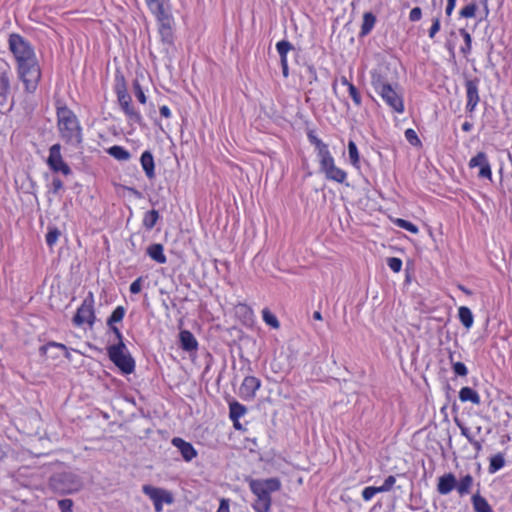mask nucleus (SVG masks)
Wrapping results in <instances>:
<instances>
[{
    "instance_id": "f257e3e1",
    "label": "nucleus",
    "mask_w": 512,
    "mask_h": 512,
    "mask_svg": "<svg viewBox=\"0 0 512 512\" xmlns=\"http://www.w3.org/2000/svg\"><path fill=\"white\" fill-rule=\"evenodd\" d=\"M8 44L15 57L18 75L25 86V90L33 93L41 78V70L34 48L23 36L17 33L9 35Z\"/></svg>"
},
{
    "instance_id": "f03ea898",
    "label": "nucleus",
    "mask_w": 512,
    "mask_h": 512,
    "mask_svg": "<svg viewBox=\"0 0 512 512\" xmlns=\"http://www.w3.org/2000/svg\"><path fill=\"white\" fill-rule=\"evenodd\" d=\"M371 85L392 111L396 113L404 112V100L399 84H391L386 75L381 71L374 70L371 72Z\"/></svg>"
},
{
    "instance_id": "7ed1b4c3",
    "label": "nucleus",
    "mask_w": 512,
    "mask_h": 512,
    "mask_svg": "<svg viewBox=\"0 0 512 512\" xmlns=\"http://www.w3.org/2000/svg\"><path fill=\"white\" fill-rule=\"evenodd\" d=\"M246 482L251 492L256 496V500L252 505L253 509L256 512H270L272 504L271 493L281 489L280 480L276 477L268 479H253L248 477L246 478Z\"/></svg>"
},
{
    "instance_id": "20e7f679",
    "label": "nucleus",
    "mask_w": 512,
    "mask_h": 512,
    "mask_svg": "<svg viewBox=\"0 0 512 512\" xmlns=\"http://www.w3.org/2000/svg\"><path fill=\"white\" fill-rule=\"evenodd\" d=\"M57 119L62 139L72 146H80L83 141L82 129L74 112L65 105L59 106Z\"/></svg>"
},
{
    "instance_id": "39448f33",
    "label": "nucleus",
    "mask_w": 512,
    "mask_h": 512,
    "mask_svg": "<svg viewBox=\"0 0 512 512\" xmlns=\"http://www.w3.org/2000/svg\"><path fill=\"white\" fill-rule=\"evenodd\" d=\"M50 488L59 494H71L81 490L83 482L73 472H59L49 479Z\"/></svg>"
},
{
    "instance_id": "423d86ee",
    "label": "nucleus",
    "mask_w": 512,
    "mask_h": 512,
    "mask_svg": "<svg viewBox=\"0 0 512 512\" xmlns=\"http://www.w3.org/2000/svg\"><path fill=\"white\" fill-rule=\"evenodd\" d=\"M107 354L111 362L123 374H131L135 370V360L128 352L125 343H116L107 347Z\"/></svg>"
},
{
    "instance_id": "0eeeda50",
    "label": "nucleus",
    "mask_w": 512,
    "mask_h": 512,
    "mask_svg": "<svg viewBox=\"0 0 512 512\" xmlns=\"http://www.w3.org/2000/svg\"><path fill=\"white\" fill-rule=\"evenodd\" d=\"M116 94L118 102L126 114V116L133 122L140 126H143V118L139 112H137L131 105L132 99L127 92L124 76L120 77V82L116 85Z\"/></svg>"
},
{
    "instance_id": "6e6552de",
    "label": "nucleus",
    "mask_w": 512,
    "mask_h": 512,
    "mask_svg": "<svg viewBox=\"0 0 512 512\" xmlns=\"http://www.w3.org/2000/svg\"><path fill=\"white\" fill-rule=\"evenodd\" d=\"M95 320L94 295L92 292H89L73 316L72 322L75 326L88 324L90 327H92Z\"/></svg>"
},
{
    "instance_id": "1a4fd4ad",
    "label": "nucleus",
    "mask_w": 512,
    "mask_h": 512,
    "mask_svg": "<svg viewBox=\"0 0 512 512\" xmlns=\"http://www.w3.org/2000/svg\"><path fill=\"white\" fill-rule=\"evenodd\" d=\"M49 169L54 173H62L65 176L72 174L70 166L63 160L61 154V145L53 144L49 148V156L46 160Z\"/></svg>"
},
{
    "instance_id": "9d476101",
    "label": "nucleus",
    "mask_w": 512,
    "mask_h": 512,
    "mask_svg": "<svg viewBox=\"0 0 512 512\" xmlns=\"http://www.w3.org/2000/svg\"><path fill=\"white\" fill-rule=\"evenodd\" d=\"M478 84L479 79H466L465 87H466V95H467V104L466 109L468 112H473L475 107L480 101L479 93H478Z\"/></svg>"
},
{
    "instance_id": "9b49d317",
    "label": "nucleus",
    "mask_w": 512,
    "mask_h": 512,
    "mask_svg": "<svg viewBox=\"0 0 512 512\" xmlns=\"http://www.w3.org/2000/svg\"><path fill=\"white\" fill-rule=\"evenodd\" d=\"M0 65V103L2 104L11 94L10 80L12 72L10 66L6 62Z\"/></svg>"
},
{
    "instance_id": "f8f14e48",
    "label": "nucleus",
    "mask_w": 512,
    "mask_h": 512,
    "mask_svg": "<svg viewBox=\"0 0 512 512\" xmlns=\"http://www.w3.org/2000/svg\"><path fill=\"white\" fill-rule=\"evenodd\" d=\"M260 386V379L254 376H246L239 389L241 397L245 400L253 399Z\"/></svg>"
},
{
    "instance_id": "ddd939ff",
    "label": "nucleus",
    "mask_w": 512,
    "mask_h": 512,
    "mask_svg": "<svg viewBox=\"0 0 512 512\" xmlns=\"http://www.w3.org/2000/svg\"><path fill=\"white\" fill-rule=\"evenodd\" d=\"M143 493L147 495L153 501V503L165 502L167 504H172L174 501L170 492L150 485L143 486Z\"/></svg>"
},
{
    "instance_id": "4468645a",
    "label": "nucleus",
    "mask_w": 512,
    "mask_h": 512,
    "mask_svg": "<svg viewBox=\"0 0 512 512\" xmlns=\"http://www.w3.org/2000/svg\"><path fill=\"white\" fill-rule=\"evenodd\" d=\"M171 443L179 450L185 461L189 462L197 456V451L193 445L184 439L180 437H174Z\"/></svg>"
},
{
    "instance_id": "2eb2a0df",
    "label": "nucleus",
    "mask_w": 512,
    "mask_h": 512,
    "mask_svg": "<svg viewBox=\"0 0 512 512\" xmlns=\"http://www.w3.org/2000/svg\"><path fill=\"white\" fill-rule=\"evenodd\" d=\"M320 171L324 173L325 177L337 183H343L346 180L347 174L344 170L335 166L334 160L322 167Z\"/></svg>"
},
{
    "instance_id": "dca6fc26",
    "label": "nucleus",
    "mask_w": 512,
    "mask_h": 512,
    "mask_svg": "<svg viewBox=\"0 0 512 512\" xmlns=\"http://www.w3.org/2000/svg\"><path fill=\"white\" fill-rule=\"evenodd\" d=\"M457 480L453 473H446L438 478L437 491L441 495L449 494L456 488Z\"/></svg>"
},
{
    "instance_id": "f3484780",
    "label": "nucleus",
    "mask_w": 512,
    "mask_h": 512,
    "mask_svg": "<svg viewBox=\"0 0 512 512\" xmlns=\"http://www.w3.org/2000/svg\"><path fill=\"white\" fill-rule=\"evenodd\" d=\"M140 163L148 179L155 178V161L151 151L146 150L141 154Z\"/></svg>"
},
{
    "instance_id": "a211bd4d",
    "label": "nucleus",
    "mask_w": 512,
    "mask_h": 512,
    "mask_svg": "<svg viewBox=\"0 0 512 512\" xmlns=\"http://www.w3.org/2000/svg\"><path fill=\"white\" fill-rule=\"evenodd\" d=\"M159 22V34L161 36V39L163 42L167 44L173 43V31H172V24H173V18L172 16L164 19H160Z\"/></svg>"
},
{
    "instance_id": "6ab92c4d",
    "label": "nucleus",
    "mask_w": 512,
    "mask_h": 512,
    "mask_svg": "<svg viewBox=\"0 0 512 512\" xmlns=\"http://www.w3.org/2000/svg\"><path fill=\"white\" fill-rule=\"evenodd\" d=\"M180 347L186 351L191 352L197 349L198 342L194 335L188 330H182L179 333Z\"/></svg>"
},
{
    "instance_id": "aec40b11",
    "label": "nucleus",
    "mask_w": 512,
    "mask_h": 512,
    "mask_svg": "<svg viewBox=\"0 0 512 512\" xmlns=\"http://www.w3.org/2000/svg\"><path fill=\"white\" fill-rule=\"evenodd\" d=\"M146 253L152 260L159 264H164L167 261V258L164 254V247L160 243L151 244L147 248Z\"/></svg>"
},
{
    "instance_id": "412c9836",
    "label": "nucleus",
    "mask_w": 512,
    "mask_h": 512,
    "mask_svg": "<svg viewBox=\"0 0 512 512\" xmlns=\"http://www.w3.org/2000/svg\"><path fill=\"white\" fill-rule=\"evenodd\" d=\"M471 502L475 512H493L487 500L479 493L472 496Z\"/></svg>"
},
{
    "instance_id": "4be33fe9",
    "label": "nucleus",
    "mask_w": 512,
    "mask_h": 512,
    "mask_svg": "<svg viewBox=\"0 0 512 512\" xmlns=\"http://www.w3.org/2000/svg\"><path fill=\"white\" fill-rule=\"evenodd\" d=\"M459 399L462 402H471L473 404H480V396L479 394L470 387H463L459 391Z\"/></svg>"
},
{
    "instance_id": "5701e85b",
    "label": "nucleus",
    "mask_w": 512,
    "mask_h": 512,
    "mask_svg": "<svg viewBox=\"0 0 512 512\" xmlns=\"http://www.w3.org/2000/svg\"><path fill=\"white\" fill-rule=\"evenodd\" d=\"M49 349L61 350L62 352H64L65 358H67L68 360L71 359V355H70V353L68 351V348L64 344H62V343H57V342H54V341H50L47 344L42 345L39 348L40 355L41 356H46Z\"/></svg>"
},
{
    "instance_id": "b1692460",
    "label": "nucleus",
    "mask_w": 512,
    "mask_h": 512,
    "mask_svg": "<svg viewBox=\"0 0 512 512\" xmlns=\"http://www.w3.org/2000/svg\"><path fill=\"white\" fill-rule=\"evenodd\" d=\"M107 153L119 161H128L131 158L130 152L119 145L111 146L107 149Z\"/></svg>"
},
{
    "instance_id": "393cba45",
    "label": "nucleus",
    "mask_w": 512,
    "mask_h": 512,
    "mask_svg": "<svg viewBox=\"0 0 512 512\" xmlns=\"http://www.w3.org/2000/svg\"><path fill=\"white\" fill-rule=\"evenodd\" d=\"M458 317H459L460 322L466 329H469L472 327L474 317H473L472 311L468 307H466V306L459 307Z\"/></svg>"
},
{
    "instance_id": "a878e982",
    "label": "nucleus",
    "mask_w": 512,
    "mask_h": 512,
    "mask_svg": "<svg viewBox=\"0 0 512 512\" xmlns=\"http://www.w3.org/2000/svg\"><path fill=\"white\" fill-rule=\"evenodd\" d=\"M375 23H376L375 15L372 12H366L363 15V22L361 25L360 35L361 36L368 35L371 32V30L373 29Z\"/></svg>"
},
{
    "instance_id": "bb28decb",
    "label": "nucleus",
    "mask_w": 512,
    "mask_h": 512,
    "mask_svg": "<svg viewBox=\"0 0 512 512\" xmlns=\"http://www.w3.org/2000/svg\"><path fill=\"white\" fill-rule=\"evenodd\" d=\"M159 219H160V215L157 210H155V209L149 210L144 214L143 221H142L143 227L146 230H151L156 225V223L158 222Z\"/></svg>"
},
{
    "instance_id": "cd10ccee",
    "label": "nucleus",
    "mask_w": 512,
    "mask_h": 512,
    "mask_svg": "<svg viewBox=\"0 0 512 512\" xmlns=\"http://www.w3.org/2000/svg\"><path fill=\"white\" fill-rule=\"evenodd\" d=\"M473 481H474V479L470 474L463 476L460 479L459 483L456 484V489H457L458 493L461 496L469 494L470 489L473 485Z\"/></svg>"
},
{
    "instance_id": "c85d7f7f",
    "label": "nucleus",
    "mask_w": 512,
    "mask_h": 512,
    "mask_svg": "<svg viewBox=\"0 0 512 512\" xmlns=\"http://www.w3.org/2000/svg\"><path fill=\"white\" fill-rule=\"evenodd\" d=\"M247 411V408L237 401L229 404V416L233 422H236Z\"/></svg>"
},
{
    "instance_id": "c756f323",
    "label": "nucleus",
    "mask_w": 512,
    "mask_h": 512,
    "mask_svg": "<svg viewBox=\"0 0 512 512\" xmlns=\"http://www.w3.org/2000/svg\"><path fill=\"white\" fill-rule=\"evenodd\" d=\"M317 150V157L319 159L320 167L329 164V162L333 161L334 158L332 157L327 144H322L321 146L315 148Z\"/></svg>"
},
{
    "instance_id": "7c9ffc66",
    "label": "nucleus",
    "mask_w": 512,
    "mask_h": 512,
    "mask_svg": "<svg viewBox=\"0 0 512 512\" xmlns=\"http://www.w3.org/2000/svg\"><path fill=\"white\" fill-rule=\"evenodd\" d=\"M276 49L280 56L281 64L288 63L287 62V53L293 49V45L287 40H281L276 44Z\"/></svg>"
},
{
    "instance_id": "2f4dec72",
    "label": "nucleus",
    "mask_w": 512,
    "mask_h": 512,
    "mask_svg": "<svg viewBox=\"0 0 512 512\" xmlns=\"http://www.w3.org/2000/svg\"><path fill=\"white\" fill-rule=\"evenodd\" d=\"M126 310L123 306H117L111 315L107 319V326L112 327V325H116L117 323H120L124 316H125Z\"/></svg>"
},
{
    "instance_id": "473e14b6",
    "label": "nucleus",
    "mask_w": 512,
    "mask_h": 512,
    "mask_svg": "<svg viewBox=\"0 0 512 512\" xmlns=\"http://www.w3.org/2000/svg\"><path fill=\"white\" fill-rule=\"evenodd\" d=\"M505 465V459L502 453L495 454L490 458L489 472L495 473Z\"/></svg>"
},
{
    "instance_id": "72a5a7b5",
    "label": "nucleus",
    "mask_w": 512,
    "mask_h": 512,
    "mask_svg": "<svg viewBox=\"0 0 512 512\" xmlns=\"http://www.w3.org/2000/svg\"><path fill=\"white\" fill-rule=\"evenodd\" d=\"M459 33L463 37V40H464V45L460 48V51L464 55H467V54H469L471 52V48H472V38H471V35L464 28L459 29Z\"/></svg>"
},
{
    "instance_id": "f704fd0d",
    "label": "nucleus",
    "mask_w": 512,
    "mask_h": 512,
    "mask_svg": "<svg viewBox=\"0 0 512 512\" xmlns=\"http://www.w3.org/2000/svg\"><path fill=\"white\" fill-rule=\"evenodd\" d=\"M262 317L267 325L275 329L279 328L280 323L277 317L268 308L262 310Z\"/></svg>"
},
{
    "instance_id": "c9c22d12",
    "label": "nucleus",
    "mask_w": 512,
    "mask_h": 512,
    "mask_svg": "<svg viewBox=\"0 0 512 512\" xmlns=\"http://www.w3.org/2000/svg\"><path fill=\"white\" fill-rule=\"evenodd\" d=\"M149 9L156 15L158 21L160 19L168 18L171 14L164 8L163 2L156 3L153 7H149Z\"/></svg>"
},
{
    "instance_id": "e433bc0d",
    "label": "nucleus",
    "mask_w": 512,
    "mask_h": 512,
    "mask_svg": "<svg viewBox=\"0 0 512 512\" xmlns=\"http://www.w3.org/2000/svg\"><path fill=\"white\" fill-rule=\"evenodd\" d=\"M348 153L351 164L357 167L359 164V152L355 142L352 140L348 142Z\"/></svg>"
},
{
    "instance_id": "4c0bfd02",
    "label": "nucleus",
    "mask_w": 512,
    "mask_h": 512,
    "mask_svg": "<svg viewBox=\"0 0 512 512\" xmlns=\"http://www.w3.org/2000/svg\"><path fill=\"white\" fill-rule=\"evenodd\" d=\"M477 8H478V6H477L476 1H472L471 3H469L468 5L463 7L460 10L459 14L463 18H472V17H475Z\"/></svg>"
},
{
    "instance_id": "58836bf2",
    "label": "nucleus",
    "mask_w": 512,
    "mask_h": 512,
    "mask_svg": "<svg viewBox=\"0 0 512 512\" xmlns=\"http://www.w3.org/2000/svg\"><path fill=\"white\" fill-rule=\"evenodd\" d=\"M488 162L487 155L485 152H478L473 158L469 161V167H480L483 166L485 163Z\"/></svg>"
},
{
    "instance_id": "ea45409f",
    "label": "nucleus",
    "mask_w": 512,
    "mask_h": 512,
    "mask_svg": "<svg viewBox=\"0 0 512 512\" xmlns=\"http://www.w3.org/2000/svg\"><path fill=\"white\" fill-rule=\"evenodd\" d=\"M449 359L452 363V369H453V372L457 375V376H461V377H464L468 374V369L467 367L465 366L464 363L462 362H453V355L450 354L449 355Z\"/></svg>"
},
{
    "instance_id": "a19ab883",
    "label": "nucleus",
    "mask_w": 512,
    "mask_h": 512,
    "mask_svg": "<svg viewBox=\"0 0 512 512\" xmlns=\"http://www.w3.org/2000/svg\"><path fill=\"white\" fill-rule=\"evenodd\" d=\"M395 224L400 227V228H403L413 234H417L419 232V229L418 227L413 224L412 222L408 221V220H405V219H400L398 218L396 221H395Z\"/></svg>"
},
{
    "instance_id": "79ce46f5",
    "label": "nucleus",
    "mask_w": 512,
    "mask_h": 512,
    "mask_svg": "<svg viewBox=\"0 0 512 512\" xmlns=\"http://www.w3.org/2000/svg\"><path fill=\"white\" fill-rule=\"evenodd\" d=\"M61 235V232L58 228H51L49 229L48 233L46 234V243L48 246L52 247L57 241L59 236Z\"/></svg>"
},
{
    "instance_id": "37998d69",
    "label": "nucleus",
    "mask_w": 512,
    "mask_h": 512,
    "mask_svg": "<svg viewBox=\"0 0 512 512\" xmlns=\"http://www.w3.org/2000/svg\"><path fill=\"white\" fill-rule=\"evenodd\" d=\"M405 138L406 140L413 146H420L421 145V141L416 133V131L414 129H407L405 131Z\"/></svg>"
},
{
    "instance_id": "c03bdc74",
    "label": "nucleus",
    "mask_w": 512,
    "mask_h": 512,
    "mask_svg": "<svg viewBox=\"0 0 512 512\" xmlns=\"http://www.w3.org/2000/svg\"><path fill=\"white\" fill-rule=\"evenodd\" d=\"M133 89H134V94H135L136 98L138 99V101L142 104H145L147 99H146L145 93H144L138 80L133 81Z\"/></svg>"
},
{
    "instance_id": "a18cd8bd",
    "label": "nucleus",
    "mask_w": 512,
    "mask_h": 512,
    "mask_svg": "<svg viewBox=\"0 0 512 512\" xmlns=\"http://www.w3.org/2000/svg\"><path fill=\"white\" fill-rule=\"evenodd\" d=\"M348 91H349V95L352 98L354 104L356 106H360L362 104V98H361L360 92L357 89V87L354 84H349Z\"/></svg>"
},
{
    "instance_id": "49530a36",
    "label": "nucleus",
    "mask_w": 512,
    "mask_h": 512,
    "mask_svg": "<svg viewBox=\"0 0 512 512\" xmlns=\"http://www.w3.org/2000/svg\"><path fill=\"white\" fill-rule=\"evenodd\" d=\"M377 493H381V490L379 487H375V486H368V487H365L362 491V497L365 501H369L372 499V497L377 494Z\"/></svg>"
},
{
    "instance_id": "de8ad7c7",
    "label": "nucleus",
    "mask_w": 512,
    "mask_h": 512,
    "mask_svg": "<svg viewBox=\"0 0 512 512\" xmlns=\"http://www.w3.org/2000/svg\"><path fill=\"white\" fill-rule=\"evenodd\" d=\"M387 265L393 272H400L402 268V260L397 257H390L387 259Z\"/></svg>"
},
{
    "instance_id": "09e8293b",
    "label": "nucleus",
    "mask_w": 512,
    "mask_h": 512,
    "mask_svg": "<svg viewBox=\"0 0 512 512\" xmlns=\"http://www.w3.org/2000/svg\"><path fill=\"white\" fill-rule=\"evenodd\" d=\"M63 188V181L59 177H54L51 182L50 192L53 193L54 195H57L61 190H63Z\"/></svg>"
},
{
    "instance_id": "8fccbe9b",
    "label": "nucleus",
    "mask_w": 512,
    "mask_h": 512,
    "mask_svg": "<svg viewBox=\"0 0 512 512\" xmlns=\"http://www.w3.org/2000/svg\"><path fill=\"white\" fill-rule=\"evenodd\" d=\"M58 507L61 512H73V501L71 499H62L58 501Z\"/></svg>"
},
{
    "instance_id": "3c124183",
    "label": "nucleus",
    "mask_w": 512,
    "mask_h": 512,
    "mask_svg": "<svg viewBox=\"0 0 512 512\" xmlns=\"http://www.w3.org/2000/svg\"><path fill=\"white\" fill-rule=\"evenodd\" d=\"M396 479L393 475L388 476L385 480L383 485L379 486L381 492H388L392 489L393 485L395 484Z\"/></svg>"
},
{
    "instance_id": "603ef678",
    "label": "nucleus",
    "mask_w": 512,
    "mask_h": 512,
    "mask_svg": "<svg viewBox=\"0 0 512 512\" xmlns=\"http://www.w3.org/2000/svg\"><path fill=\"white\" fill-rule=\"evenodd\" d=\"M142 282H143V277H138L136 280H134L131 285H130V292L132 294H138L141 292L142 290Z\"/></svg>"
},
{
    "instance_id": "864d4df0",
    "label": "nucleus",
    "mask_w": 512,
    "mask_h": 512,
    "mask_svg": "<svg viewBox=\"0 0 512 512\" xmlns=\"http://www.w3.org/2000/svg\"><path fill=\"white\" fill-rule=\"evenodd\" d=\"M478 176L480 178H488V179H491L492 177V172H491V167H490V164L489 162L485 163L483 166H481L480 170H479V173H478Z\"/></svg>"
},
{
    "instance_id": "5fc2aeb1",
    "label": "nucleus",
    "mask_w": 512,
    "mask_h": 512,
    "mask_svg": "<svg viewBox=\"0 0 512 512\" xmlns=\"http://www.w3.org/2000/svg\"><path fill=\"white\" fill-rule=\"evenodd\" d=\"M307 137H308L309 142L311 144H313L315 146V148L324 144V142L316 136L314 130H309L307 132Z\"/></svg>"
},
{
    "instance_id": "6e6d98bb",
    "label": "nucleus",
    "mask_w": 512,
    "mask_h": 512,
    "mask_svg": "<svg viewBox=\"0 0 512 512\" xmlns=\"http://www.w3.org/2000/svg\"><path fill=\"white\" fill-rule=\"evenodd\" d=\"M422 17V10L420 7H414L409 13V20L412 22H417Z\"/></svg>"
},
{
    "instance_id": "4d7b16f0",
    "label": "nucleus",
    "mask_w": 512,
    "mask_h": 512,
    "mask_svg": "<svg viewBox=\"0 0 512 512\" xmlns=\"http://www.w3.org/2000/svg\"><path fill=\"white\" fill-rule=\"evenodd\" d=\"M306 72L310 84L318 81L316 69L313 65L307 66Z\"/></svg>"
},
{
    "instance_id": "13d9d810",
    "label": "nucleus",
    "mask_w": 512,
    "mask_h": 512,
    "mask_svg": "<svg viewBox=\"0 0 512 512\" xmlns=\"http://www.w3.org/2000/svg\"><path fill=\"white\" fill-rule=\"evenodd\" d=\"M439 30H440V19L437 17V18L433 19L432 25L429 29V37L434 38V36L436 35V33Z\"/></svg>"
},
{
    "instance_id": "bf43d9fd",
    "label": "nucleus",
    "mask_w": 512,
    "mask_h": 512,
    "mask_svg": "<svg viewBox=\"0 0 512 512\" xmlns=\"http://www.w3.org/2000/svg\"><path fill=\"white\" fill-rule=\"evenodd\" d=\"M109 329L115 335L116 339L118 340L117 343H124L123 335H122L120 329L116 325H112V327H109Z\"/></svg>"
},
{
    "instance_id": "052dcab7",
    "label": "nucleus",
    "mask_w": 512,
    "mask_h": 512,
    "mask_svg": "<svg viewBox=\"0 0 512 512\" xmlns=\"http://www.w3.org/2000/svg\"><path fill=\"white\" fill-rule=\"evenodd\" d=\"M479 3L482 6V9L484 12V17L480 18V20H479V21H482L488 17L490 11H489V7H488V0H479Z\"/></svg>"
},
{
    "instance_id": "680f3d73",
    "label": "nucleus",
    "mask_w": 512,
    "mask_h": 512,
    "mask_svg": "<svg viewBox=\"0 0 512 512\" xmlns=\"http://www.w3.org/2000/svg\"><path fill=\"white\" fill-rule=\"evenodd\" d=\"M217 512H229V501L222 499Z\"/></svg>"
},
{
    "instance_id": "e2e57ef3",
    "label": "nucleus",
    "mask_w": 512,
    "mask_h": 512,
    "mask_svg": "<svg viewBox=\"0 0 512 512\" xmlns=\"http://www.w3.org/2000/svg\"><path fill=\"white\" fill-rule=\"evenodd\" d=\"M456 0H447V6L445 12L447 16H450L455 8Z\"/></svg>"
},
{
    "instance_id": "0e129e2a",
    "label": "nucleus",
    "mask_w": 512,
    "mask_h": 512,
    "mask_svg": "<svg viewBox=\"0 0 512 512\" xmlns=\"http://www.w3.org/2000/svg\"><path fill=\"white\" fill-rule=\"evenodd\" d=\"M160 114L165 118H169L171 116V111L167 106L164 105L160 107Z\"/></svg>"
},
{
    "instance_id": "69168bd1",
    "label": "nucleus",
    "mask_w": 512,
    "mask_h": 512,
    "mask_svg": "<svg viewBox=\"0 0 512 512\" xmlns=\"http://www.w3.org/2000/svg\"><path fill=\"white\" fill-rule=\"evenodd\" d=\"M460 426V430H461V434L463 436H465L467 438L468 441H470V439H473V437L471 436L470 432H469V429L467 427H464V426Z\"/></svg>"
},
{
    "instance_id": "338daca9",
    "label": "nucleus",
    "mask_w": 512,
    "mask_h": 512,
    "mask_svg": "<svg viewBox=\"0 0 512 512\" xmlns=\"http://www.w3.org/2000/svg\"><path fill=\"white\" fill-rule=\"evenodd\" d=\"M469 443L472 444L477 451L481 450V443L474 438L470 439Z\"/></svg>"
},
{
    "instance_id": "774afa93",
    "label": "nucleus",
    "mask_w": 512,
    "mask_h": 512,
    "mask_svg": "<svg viewBox=\"0 0 512 512\" xmlns=\"http://www.w3.org/2000/svg\"><path fill=\"white\" fill-rule=\"evenodd\" d=\"M281 67H282L283 76L288 77V75H289L288 63H282Z\"/></svg>"
}]
</instances>
